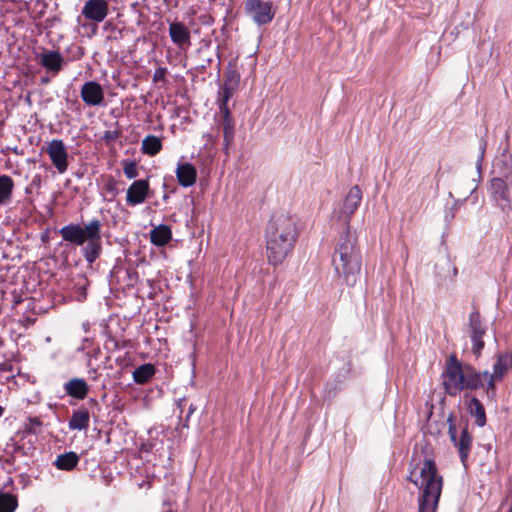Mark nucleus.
Returning a JSON list of instances; mask_svg holds the SVG:
<instances>
[{"mask_svg":"<svg viewBox=\"0 0 512 512\" xmlns=\"http://www.w3.org/2000/svg\"><path fill=\"white\" fill-rule=\"evenodd\" d=\"M298 236L297 223L291 215L284 212L273 214L265 231L268 263L273 266L282 264L294 249Z\"/></svg>","mask_w":512,"mask_h":512,"instance_id":"obj_1","label":"nucleus"},{"mask_svg":"<svg viewBox=\"0 0 512 512\" xmlns=\"http://www.w3.org/2000/svg\"><path fill=\"white\" fill-rule=\"evenodd\" d=\"M332 265L346 285H356L361 275L362 255L356 235L348 229L340 234L335 244Z\"/></svg>","mask_w":512,"mask_h":512,"instance_id":"obj_2","label":"nucleus"},{"mask_svg":"<svg viewBox=\"0 0 512 512\" xmlns=\"http://www.w3.org/2000/svg\"><path fill=\"white\" fill-rule=\"evenodd\" d=\"M102 223L99 219H91L83 225L68 224L60 228L59 234L63 241L81 247L83 258L93 264L102 254Z\"/></svg>","mask_w":512,"mask_h":512,"instance_id":"obj_3","label":"nucleus"},{"mask_svg":"<svg viewBox=\"0 0 512 512\" xmlns=\"http://www.w3.org/2000/svg\"><path fill=\"white\" fill-rule=\"evenodd\" d=\"M408 480L419 489H423L418 512H436L442 490V477L438 475L435 462L425 460L420 472L412 470Z\"/></svg>","mask_w":512,"mask_h":512,"instance_id":"obj_4","label":"nucleus"},{"mask_svg":"<svg viewBox=\"0 0 512 512\" xmlns=\"http://www.w3.org/2000/svg\"><path fill=\"white\" fill-rule=\"evenodd\" d=\"M465 366L458 361L455 355H450L443 372L444 387L450 396H456L463 391Z\"/></svg>","mask_w":512,"mask_h":512,"instance_id":"obj_5","label":"nucleus"},{"mask_svg":"<svg viewBox=\"0 0 512 512\" xmlns=\"http://www.w3.org/2000/svg\"><path fill=\"white\" fill-rule=\"evenodd\" d=\"M489 193L502 211L511 210L512 181L501 178H491Z\"/></svg>","mask_w":512,"mask_h":512,"instance_id":"obj_6","label":"nucleus"},{"mask_svg":"<svg viewBox=\"0 0 512 512\" xmlns=\"http://www.w3.org/2000/svg\"><path fill=\"white\" fill-rule=\"evenodd\" d=\"M448 434L451 442L457 447L460 460L464 467H467V460L472 446V436L468 432L467 426L462 429L460 438L457 439V430L453 415L448 417Z\"/></svg>","mask_w":512,"mask_h":512,"instance_id":"obj_7","label":"nucleus"},{"mask_svg":"<svg viewBox=\"0 0 512 512\" xmlns=\"http://www.w3.org/2000/svg\"><path fill=\"white\" fill-rule=\"evenodd\" d=\"M512 368V354L502 353L498 354L497 360L493 365V372L490 373L488 386L485 393L488 399H494L496 396L497 381H501L504 375Z\"/></svg>","mask_w":512,"mask_h":512,"instance_id":"obj_8","label":"nucleus"},{"mask_svg":"<svg viewBox=\"0 0 512 512\" xmlns=\"http://www.w3.org/2000/svg\"><path fill=\"white\" fill-rule=\"evenodd\" d=\"M245 12L259 26L270 23L275 15L272 3L262 0H246Z\"/></svg>","mask_w":512,"mask_h":512,"instance_id":"obj_9","label":"nucleus"},{"mask_svg":"<svg viewBox=\"0 0 512 512\" xmlns=\"http://www.w3.org/2000/svg\"><path fill=\"white\" fill-rule=\"evenodd\" d=\"M469 336L473 343L472 352L479 356L485 346L483 337L486 335V326L478 310H474L469 315Z\"/></svg>","mask_w":512,"mask_h":512,"instance_id":"obj_10","label":"nucleus"},{"mask_svg":"<svg viewBox=\"0 0 512 512\" xmlns=\"http://www.w3.org/2000/svg\"><path fill=\"white\" fill-rule=\"evenodd\" d=\"M362 201V191L358 185L350 188L339 211L338 219L343 222L345 230H350V220Z\"/></svg>","mask_w":512,"mask_h":512,"instance_id":"obj_11","label":"nucleus"},{"mask_svg":"<svg viewBox=\"0 0 512 512\" xmlns=\"http://www.w3.org/2000/svg\"><path fill=\"white\" fill-rule=\"evenodd\" d=\"M49 158L60 174L68 169V152L64 142L60 139H53L47 143L45 149Z\"/></svg>","mask_w":512,"mask_h":512,"instance_id":"obj_12","label":"nucleus"},{"mask_svg":"<svg viewBox=\"0 0 512 512\" xmlns=\"http://www.w3.org/2000/svg\"><path fill=\"white\" fill-rule=\"evenodd\" d=\"M36 60L53 76H56L65 64V59L60 52L46 48H42V51L36 54Z\"/></svg>","mask_w":512,"mask_h":512,"instance_id":"obj_13","label":"nucleus"},{"mask_svg":"<svg viewBox=\"0 0 512 512\" xmlns=\"http://www.w3.org/2000/svg\"><path fill=\"white\" fill-rule=\"evenodd\" d=\"M491 173L492 178L512 181V155L508 150H504L494 158Z\"/></svg>","mask_w":512,"mask_h":512,"instance_id":"obj_14","label":"nucleus"},{"mask_svg":"<svg viewBox=\"0 0 512 512\" xmlns=\"http://www.w3.org/2000/svg\"><path fill=\"white\" fill-rule=\"evenodd\" d=\"M108 11L106 0H87L82 8V15L88 20L100 23L106 18Z\"/></svg>","mask_w":512,"mask_h":512,"instance_id":"obj_15","label":"nucleus"},{"mask_svg":"<svg viewBox=\"0 0 512 512\" xmlns=\"http://www.w3.org/2000/svg\"><path fill=\"white\" fill-rule=\"evenodd\" d=\"M490 372L477 371L471 365H465V375L463 381V390H477L484 387V383L488 384Z\"/></svg>","mask_w":512,"mask_h":512,"instance_id":"obj_16","label":"nucleus"},{"mask_svg":"<svg viewBox=\"0 0 512 512\" xmlns=\"http://www.w3.org/2000/svg\"><path fill=\"white\" fill-rule=\"evenodd\" d=\"M169 35L171 41L179 49H187L191 45L190 30L183 22L173 21L169 24Z\"/></svg>","mask_w":512,"mask_h":512,"instance_id":"obj_17","label":"nucleus"},{"mask_svg":"<svg viewBox=\"0 0 512 512\" xmlns=\"http://www.w3.org/2000/svg\"><path fill=\"white\" fill-rule=\"evenodd\" d=\"M83 102L89 106H98L103 102L104 91L96 81L85 82L80 91Z\"/></svg>","mask_w":512,"mask_h":512,"instance_id":"obj_18","label":"nucleus"},{"mask_svg":"<svg viewBox=\"0 0 512 512\" xmlns=\"http://www.w3.org/2000/svg\"><path fill=\"white\" fill-rule=\"evenodd\" d=\"M149 189V183L147 180H135L127 189V203L133 206L143 203L148 196Z\"/></svg>","mask_w":512,"mask_h":512,"instance_id":"obj_19","label":"nucleus"},{"mask_svg":"<svg viewBox=\"0 0 512 512\" xmlns=\"http://www.w3.org/2000/svg\"><path fill=\"white\" fill-rule=\"evenodd\" d=\"M457 268L448 257H443L435 264V275L439 284L453 282L457 276Z\"/></svg>","mask_w":512,"mask_h":512,"instance_id":"obj_20","label":"nucleus"},{"mask_svg":"<svg viewBox=\"0 0 512 512\" xmlns=\"http://www.w3.org/2000/svg\"><path fill=\"white\" fill-rule=\"evenodd\" d=\"M220 120L219 125L223 131L224 147L227 149L234 141L235 136V122L230 112V109L219 110Z\"/></svg>","mask_w":512,"mask_h":512,"instance_id":"obj_21","label":"nucleus"},{"mask_svg":"<svg viewBox=\"0 0 512 512\" xmlns=\"http://www.w3.org/2000/svg\"><path fill=\"white\" fill-rule=\"evenodd\" d=\"M67 395L77 400H83L89 393V385L82 378H73L64 384Z\"/></svg>","mask_w":512,"mask_h":512,"instance_id":"obj_22","label":"nucleus"},{"mask_svg":"<svg viewBox=\"0 0 512 512\" xmlns=\"http://www.w3.org/2000/svg\"><path fill=\"white\" fill-rule=\"evenodd\" d=\"M176 177L182 187H191L197 178L196 168L190 163L179 164L176 169Z\"/></svg>","mask_w":512,"mask_h":512,"instance_id":"obj_23","label":"nucleus"},{"mask_svg":"<svg viewBox=\"0 0 512 512\" xmlns=\"http://www.w3.org/2000/svg\"><path fill=\"white\" fill-rule=\"evenodd\" d=\"M90 422V414L87 408L81 407L77 410H74L69 422L68 426L71 430H86L89 427Z\"/></svg>","mask_w":512,"mask_h":512,"instance_id":"obj_24","label":"nucleus"},{"mask_svg":"<svg viewBox=\"0 0 512 512\" xmlns=\"http://www.w3.org/2000/svg\"><path fill=\"white\" fill-rule=\"evenodd\" d=\"M172 237L169 226L161 224L150 231V240L156 246L166 245Z\"/></svg>","mask_w":512,"mask_h":512,"instance_id":"obj_25","label":"nucleus"},{"mask_svg":"<svg viewBox=\"0 0 512 512\" xmlns=\"http://www.w3.org/2000/svg\"><path fill=\"white\" fill-rule=\"evenodd\" d=\"M79 462V456L75 452H66L57 457L54 465L63 471H71L74 469Z\"/></svg>","mask_w":512,"mask_h":512,"instance_id":"obj_26","label":"nucleus"},{"mask_svg":"<svg viewBox=\"0 0 512 512\" xmlns=\"http://www.w3.org/2000/svg\"><path fill=\"white\" fill-rule=\"evenodd\" d=\"M468 409H469L470 414L475 417L476 425L479 427L485 426V424H486L485 408L478 398L472 397L470 399Z\"/></svg>","mask_w":512,"mask_h":512,"instance_id":"obj_27","label":"nucleus"},{"mask_svg":"<svg viewBox=\"0 0 512 512\" xmlns=\"http://www.w3.org/2000/svg\"><path fill=\"white\" fill-rule=\"evenodd\" d=\"M162 150V141L155 135H147L141 144V151L145 155L155 156Z\"/></svg>","mask_w":512,"mask_h":512,"instance_id":"obj_28","label":"nucleus"},{"mask_svg":"<svg viewBox=\"0 0 512 512\" xmlns=\"http://www.w3.org/2000/svg\"><path fill=\"white\" fill-rule=\"evenodd\" d=\"M14 189V181L8 175H0V205L10 202Z\"/></svg>","mask_w":512,"mask_h":512,"instance_id":"obj_29","label":"nucleus"},{"mask_svg":"<svg viewBox=\"0 0 512 512\" xmlns=\"http://www.w3.org/2000/svg\"><path fill=\"white\" fill-rule=\"evenodd\" d=\"M155 374V367L150 364H142L133 372V379L137 384L147 383Z\"/></svg>","mask_w":512,"mask_h":512,"instance_id":"obj_30","label":"nucleus"},{"mask_svg":"<svg viewBox=\"0 0 512 512\" xmlns=\"http://www.w3.org/2000/svg\"><path fill=\"white\" fill-rule=\"evenodd\" d=\"M234 93V86L230 83V79L227 77L220 88L218 105L219 110L229 109L228 101Z\"/></svg>","mask_w":512,"mask_h":512,"instance_id":"obj_31","label":"nucleus"},{"mask_svg":"<svg viewBox=\"0 0 512 512\" xmlns=\"http://www.w3.org/2000/svg\"><path fill=\"white\" fill-rule=\"evenodd\" d=\"M17 506L16 496L10 493H0V512H14Z\"/></svg>","mask_w":512,"mask_h":512,"instance_id":"obj_32","label":"nucleus"},{"mask_svg":"<svg viewBox=\"0 0 512 512\" xmlns=\"http://www.w3.org/2000/svg\"><path fill=\"white\" fill-rule=\"evenodd\" d=\"M123 172L128 179H134L138 176L137 164L135 161H123Z\"/></svg>","mask_w":512,"mask_h":512,"instance_id":"obj_33","label":"nucleus"},{"mask_svg":"<svg viewBox=\"0 0 512 512\" xmlns=\"http://www.w3.org/2000/svg\"><path fill=\"white\" fill-rule=\"evenodd\" d=\"M168 73V70L166 67H158L153 75L152 81L154 83H158L160 81H165V76Z\"/></svg>","mask_w":512,"mask_h":512,"instance_id":"obj_34","label":"nucleus"},{"mask_svg":"<svg viewBox=\"0 0 512 512\" xmlns=\"http://www.w3.org/2000/svg\"><path fill=\"white\" fill-rule=\"evenodd\" d=\"M121 135V132L119 130H108L105 131L103 135V140L109 144L113 141H115L117 138H119Z\"/></svg>","mask_w":512,"mask_h":512,"instance_id":"obj_35","label":"nucleus"},{"mask_svg":"<svg viewBox=\"0 0 512 512\" xmlns=\"http://www.w3.org/2000/svg\"><path fill=\"white\" fill-rule=\"evenodd\" d=\"M42 425V422L39 418H30L29 419V428L28 430L30 432L36 433V428L40 427Z\"/></svg>","mask_w":512,"mask_h":512,"instance_id":"obj_36","label":"nucleus"},{"mask_svg":"<svg viewBox=\"0 0 512 512\" xmlns=\"http://www.w3.org/2000/svg\"><path fill=\"white\" fill-rule=\"evenodd\" d=\"M177 407L179 409V419H182V414L184 412V408L187 405V400L185 397L180 398L176 401Z\"/></svg>","mask_w":512,"mask_h":512,"instance_id":"obj_37","label":"nucleus"},{"mask_svg":"<svg viewBox=\"0 0 512 512\" xmlns=\"http://www.w3.org/2000/svg\"><path fill=\"white\" fill-rule=\"evenodd\" d=\"M13 368L14 366L9 360L0 363V372H13Z\"/></svg>","mask_w":512,"mask_h":512,"instance_id":"obj_38","label":"nucleus"},{"mask_svg":"<svg viewBox=\"0 0 512 512\" xmlns=\"http://www.w3.org/2000/svg\"><path fill=\"white\" fill-rule=\"evenodd\" d=\"M485 146H486V142L482 140L481 141V145H480L481 153H480L479 158L477 160V170H478L479 173L481 171V163H482V160H483V157H484Z\"/></svg>","mask_w":512,"mask_h":512,"instance_id":"obj_39","label":"nucleus"},{"mask_svg":"<svg viewBox=\"0 0 512 512\" xmlns=\"http://www.w3.org/2000/svg\"><path fill=\"white\" fill-rule=\"evenodd\" d=\"M106 190L110 192L113 196H115L118 193V190L116 188V182L114 180L108 182L106 184Z\"/></svg>","mask_w":512,"mask_h":512,"instance_id":"obj_40","label":"nucleus"},{"mask_svg":"<svg viewBox=\"0 0 512 512\" xmlns=\"http://www.w3.org/2000/svg\"><path fill=\"white\" fill-rule=\"evenodd\" d=\"M193 413H190V411H187V414L185 415L184 419H180V423L182 428H188L189 427V419Z\"/></svg>","mask_w":512,"mask_h":512,"instance_id":"obj_41","label":"nucleus"},{"mask_svg":"<svg viewBox=\"0 0 512 512\" xmlns=\"http://www.w3.org/2000/svg\"><path fill=\"white\" fill-rule=\"evenodd\" d=\"M40 83H41L42 85H47V84H49V83H50V78H49L48 76L41 77V79H40Z\"/></svg>","mask_w":512,"mask_h":512,"instance_id":"obj_42","label":"nucleus"},{"mask_svg":"<svg viewBox=\"0 0 512 512\" xmlns=\"http://www.w3.org/2000/svg\"><path fill=\"white\" fill-rule=\"evenodd\" d=\"M196 410V406L194 404H190L189 407H188V411H190V413H194Z\"/></svg>","mask_w":512,"mask_h":512,"instance_id":"obj_43","label":"nucleus"},{"mask_svg":"<svg viewBox=\"0 0 512 512\" xmlns=\"http://www.w3.org/2000/svg\"><path fill=\"white\" fill-rule=\"evenodd\" d=\"M210 62H211V59H210V58H208V59L206 60V62H203V64H202L201 68H202V69H205V68L207 67V65H209V64H210Z\"/></svg>","mask_w":512,"mask_h":512,"instance_id":"obj_44","label":"nucleus"},{"mask_svg":"<svg viewBox=\"0 0 512 512\" xmlns=\"http://www.w3.org/2000/svg\"><path fill=\"white\" fill-rule=\"evenodd\" d=\"M210 62H211V59H210V58H208V59L206 60V62H203V64H202L201 68H202V69H205V68L207 67V65H209V64H210Z\"/></svg>","mask_w":512,"mask_h":512,"instance_id":"obj_45","label":"nucleus"},{"mask_svg":"<svg viewBox=\"0 0 512 512\" xmlns=\"http://www.w3.org/2000/svg\"><path fill=\"white\" fill-rule=\"evenodd\" d=\"M99 352H100V349L96 348V349L93 350V355L96 356V354L99 353Z\"/></svg>","mask_w":512,"mask_h":512,"instance_id":"obj_46","label":"nucleus"},{"mask_svg":"<svg viewBox=\"0 0 512 512\" xmlns=\"http://www.w3.org/2000/svg\"><path fill=\"white\" fill-rule=\"evenodd\" d=\"M3 413H4V408L2 406H0V417H2Z\"/></svg>","mask_w":512,"mask_h":512,"instance_id":"obj_47","label":"nucleus"}]
</instances>
